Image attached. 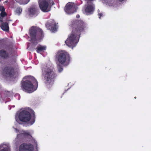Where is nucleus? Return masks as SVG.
Returning <instances> with one entry per match:
<instances>
[{"label":"nucleus","mask_w":151,"mask_h":151,"mask_svg":"<svg viewBox=\"0 0 151 151\" xmlns=\"http://www.w3.org/2000/svg\"><path fill=\"white\" fill-rule=\"evenodd\" d=\"M70 27L72 32L65 41L68 47L73 48L79 41L80 35L86 28V24L83 21L76 20L71 21Z\"/></svg>","instance_id":"1"},{"label":"nucleus","mask_w":151,"mask_h":151,"mask_svg":"<svg viewBox=\"0 0 151 151\" xmlns=\"http://www.w3.org/2000/svg\"><path fill=\"white\" fill-rule=\"evenodd\" d=\"M134 98H135V99H136V97H134Z\"/></svg>","instance_id":"32"},{"label":"nucleus","mask_w":151,"mask_h":151,"mask_svg":"<svg viewBox=\"0 0 151 151\" xmlns=\"http://www.w3.org/2000/svg\"><path fill=\"white\" fill-rule=\"evenodd\" d=\"M1 1V0H0V2Z\"/></svg>","instance_id":"33"},{"label":"nucleus","mask_w":151,"mask_h":151,"mask_svg":"<svg viewBox=\"0 0 151 151\" xmlns=\"http://www.w3.org/2000/svg\"><path fill=\"white\" fill-rule=\"evenodd\" d=\"M56 58L60 64L64 63L67 60L68 63L70 61V56L69 54L65 51H61L58 52Z\"/></svg>","instance_id":"6"},{"label":"nucleus","mask_w":151,"mask_h":151,"mask_svg":"<svg viewBox=\"0 0 151 151\" xmlns=\"http://www.w3.org/2000/svg\"><path fill=\"white\" fill-rule=\"evenodd\" d=\"M0 27L3 31L6 32H9V27L8 24L6 22H2L1 23Z\"/></svg>","instance_id":"15"},{"label":"nucleus","mask_w":151,"mask_h":151,"mask_svg":"<svg viewBox=\"0 0 151 151\" xmlns=\"http://www.w3.org/2000/svg\"><path fill=\"white\" fill-rule=\"evenodd\" d=\"M0 151H10L9 147L5 145L0 146Z\"/></svg>","instance_id":"18"},{"label":"nucleus","mask_w":151,"mask_h":151,"mask_svg":"<svg viewBox=\"0 0 151 151\" xmlns=\"http://www.w3.org/2000/svg\"><path fill=\"white\" fill-rule=\"evenodd\" d=\"M44 76L45 83L46 86L49 88L53 85L57 75L52 69L49 68L45 71Z\"/></svg>","instance_id":"4"},{"label":"nucleus","mask_w":151,"mask_h":151,"mask_svg":"<svg viewBox=\"0 0 151 151\" xmlns=\"http://www.w3.org/2000/svg\"><path fill=\"white\" fill-rule=\"evenodd\" d=\"M33 146L31 144L23 143L20 145L19 148V151H33Z\"/></svg>","instance_id":"11"},{"label":"nucleus","mask_w":151,"mask_h":151,"mask_svg":"<svg viewBox=\"0 0 151 151\" xmlns=\"http://www.w3.org/2000/svg\"><path fill=\"white\" fill-rule=\"evenodd\" d=\"M64 10L65 12L67 14H73L75 11V5L74 3L69 2L67 3L65 6Z\"/></svg>","instance_id":"10"},{"label":"nucleus","mask_w":151,"mask_h":151,"mask_svg":"<svg viewBox=\"0 0 151 151\" xmlns=\"http://www.w3.org/2000/svg\"><path fill=\"white\" fill-rule=\"evenodd\" d=\"M5 96L6 97H9L11 95V92L10 91H5L3 92Z\"/></svg>","instance_id":"21"},{"label":"nucleus","mask_w":151,"mask_h":151,"mask_svg":"<svg viewBox=\"0 0 151 151\" xmlns=\"http://www.w3.org/2000/svg\"><path fill=\"white\" fill-rule=\"evenodd\" d=\"M0 56L4 59H6L9 57L8 52L4 50H1L0 51Z\"/></svg>","instance_id":"16"},{"label":"nucleus","mask_w":151,"mask_h":151,"mask_svg":"<svg viewBox=\"0 0 151 151\" xmlns=\"http://www.w3.org/2000/svg\"><path fill=\"white\" fill-rule=\"evenodd\" d=\"M99 19H101V17L102 16V13H99Z\"/></svg>","instance_id":"27"},{"label":"nucleus","mask_w":151,"mask_h":151,"mask_svg":"<svg viewBox=\"0 0 151 151\" xmlns=\"http://www.w3.org/2000/svg\"><path fill=\"white\" fill-rule=\"evenodd\" d=\"M35 121V115L34 114V116L32 118L31 122H30V123L31 125Z\"/></svg>","instance_id":"24"},{"label":"nucleus","mask_w":151,"mask_h":151,"mask_svg":"<svg viewBox=\"0 0 151 151\" xmlns=\"http://www.w3.org/2000/svg\"><path fill=\"white\" fill-rule=\"evenodd\" d=\"M46 47L45 46L40 45L37 46L36 50L37 53H40L42 51H44L46 50Z\"/></svg>","instance_id":"17"},{"label":"nucleus","mask_w":151,"mask_h":151,"mask_svg":"<svg viewBox=\"0 0 151 151\" xmlns=\"http://www.w3.org/2000/svg\"><path fill=\"white\" fill-rule=\"evenodd\" d=\"M58 71L59 73L61 72L63 70V69L61 65L59 64L58 66Z\"/></svg>","instance_id":"23"},{"label":"nucleus","mask_w":151,"mask_h":151,"mask_svg":"<svg viewBox=\"0 0 151 151\" xmlns=\"http://www.w3.org/2000/svg\"><path fill=\"white\" fill-rule=\"evenodd\" d=\"M28 79L21 83V88L23 91L31 93L36 90L38 86V82L32 76H29Z\"/></svg>","instance_id":"2"},{"label":"nucleus","mask_w":151,"mask_h":151,"mask_svg":"<svg viewBox=\"0 0 151 151\" xmlns=\"http://www.w3.org/2000/svg\"><path fill=\"white\" fill-rule=\"evenodd\" d=\"M22 132L21 131L19 132V134H17V138L19 139L20 140H21L23 139H24V137L23 136V135H20L22 133Z\"/></svg>","instance_id":"20"},{"label":"nucleus","mask_w":151,"mask_h":151,"mask_svg":"<svg viewBox=\"0 0 151 151\" xmlns=\"http://www.w3.org/2000/svg\"><path fill=\"white\" fill-rule=\"evenodd\" d=\"M119 0L120 1H123L124 0Z\"/></svg>","instance_id":"31"},{"label":"nucleus","mask_w":151,"mask_h":151,"mask_svg":"<svg viewBox=\"0 0 151 151\" xmlns=\"http://www.w3.org/2000/svg\"><path fill=\"white\" fill-rule=\"evenodd\" d=\"M3 72L4 76L7 78H13L15 75L14 68L11 66H5L3 70Z\"/></svg>","instance_id":"7"},{"label":"nucleus","mask_w":151,"mask_h":151,"mask_svg":"<svg viewBox=\"0 0 151 151\" xmlns=\"http://www.w3.org/2000/svg\"><path fill=\"white\" fill-rule=\"evenodd\" d=\"M0 46L8 50L13 49V44L7 40L2 39L0 40Z\"/></svg>","instance_id":"9"},{"label":"nucleus","mask_w":151,"mask_h":151,"mask_svg":"<svg viewBox=\"0 0 151 151\" xmlns=\"http://www.w3.org/2000/svg\"><path fill=\"white\" fill-rule=\"evenodd\" d=\"M15 129L17 133H19V130H18V129H17V128H15Z\"/></svg>","instance_id":"28"},{"label":"nucleus","mask_w":151,"mask_h":151,"mask_svg":"<svg viewBox=\"0 0 151 151\" xmlns=\"http://www.w3.org/2000/svg\"><path fill=\"white\" fill-rule=\"evenodd\" d=\"M0 11L2 12H4L5 11V9L3 6H0Z\"/></svg>","instance_id":"26"},{"label":"nucleus","mask_w":151,"mask_h":151,"mask_svg":"<svg viewBox=\"0 0 151 151\" xmlns=\"http://www.w3.org/2000/svg\"><path fill=\"white\" fill-rule=\"evenodd\" d=\"M54 4V2L51 0H40L39 1V7L41 10L44 12L50 11L51 6Z\"/></svg>","instance_id":"5"},{"label":"nucleus","mask_w":151,"mask_h":151,"mask_svg":"<svg viewBox=\"0 0 151 151\" xmlns=\"http://www.w3.org/2000/svg\"><path fill=\"white\" fill-rule=\"evenodd\" d=\"M76 17L77 18H79L80 17V16H79V15H76Z\"/></svg>","instance_id":"30"},{"label":"nucleus","mask_w":151,"mask_h":151,"mask_svg":"<svg viewBox=\"0 0 151 151\" xmlns=\"http://www.w3.org/2000/svg\"><path fill=\"white\" fill-rule=\"evenodd\" d=\"M38 7L36 5H32L28 9L29 14L30 15L37 16L38 14Z\"/></svg>","instance_id":"14"},{"label":"nucleus","mask_w":151,"mask_h":151,"mask_svg":"<svg viewBox=\"0 0 151 151\" xmlns=\"http://www.w3.org/2000/svg\"><path fill=\"white\" fill-rule=\"evenodd\" d=\"M29 35L31 42L35 45L38 43L37 41L41 40L44 36L42 29L36 27L32 26L29 29Z\"/></svg>","instance_id":"3"},{"label":"nucleus","mask_w":151,"mask_h":151,"mask_svg":"<svg viewBox=\"0 0 151 151\" xmlns=\"http://www.w3.org/2000/svg\"><path fill=\"white\" fill-rule=\"evenodd\" d=\"M31 116V114L28 111L23 110L21 111L19 115V120L22 122H26L29 121Z\"/></svg>","instance_id":"8"},{"label":"nucleus","mask_w":151,"mask_h":151,"mask_svg":"<svg viewBox=\"0 0 151 151\" xmlns=\"http://www.w3.org/2000/svg\"><path fill=\"white\" fill-rule=\"evenodd\" d=\"M46 26L48 29L52 31L53 32L56 31L58 28L57 23L54 20H52L47 23Z\"/></svg>","instance_id":"13"},{"label":"nucleus","mask_w":151,"mask_h":151,"mask_svg":"<svg viewBox=\"0 0 151 151\" xmlns=\"http://www.w3.org/2000/svg\"><path fill=\"white\" fill-rule=\"evenodd\" d=\"M94 10V6L93 3L91 1H87V6L85 9L86 14L88 15L92 14Z\"/></svg>","instance_id":"12"},{"label":"nucleus","mask_w":151,"mask_h":151,"mask_svg":"<svg viewBox=\"0 0 151 151\" xmlns=\"http://www.w3.org/2000/svg\"><path fill=\"white\" fill-rule=\"evenodd\" d=\"M16 13L19 15L22 12V9L20 7H18L15 11Z\"/></svg>","instance_id":"22"},{"label":"nucleus","mask_w":151,"mask_h":151,"mask_svg":"<svg viewBox=\"0 0 151 151\" xmlns=\"http://www.w3.org/2000/svg\"><path fill=\"white\" fill-rule=\"evenodd\" d=\"M0 15L1 17H3L6 16V14L4 11L1 12Z\"/></svg>","instance_id":"25"},{"label":"nucleus","mask_w":151,"mask_h":151,"mask_svg":"<svg viewBox=\"0 0 151 151\" xmlns=\"http://www.w3.org/2000/svg\"><path fill=\"white\" fill-rule=\"evenodd\" d=\"M3 18L1 17H0V22L2 23L3 22Z\"/></svg>","instance_id":"29"},{"label":"nucleus","mask_w":151,"mask_h":151,"mask_svg":"<svg viewBox=\"0 0 151 151\" xmlns=\"http://www.w3.org/2000/svg\"><path fill=\"white\" fill-rule=\"evenodd\" d=\"M22 133L21 134V135H23V136L24 137H28L29 136L31 137V135L30 133L26 131H22ZM21 135V134H20Z\"/></svg>","instance_id":"19"}]
</instances>
